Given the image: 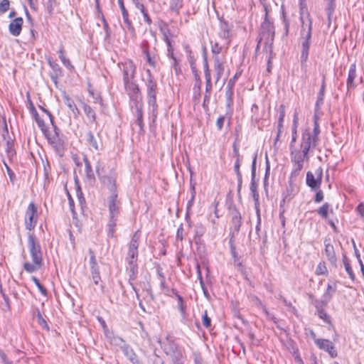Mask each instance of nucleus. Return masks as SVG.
<instances>
[{
	"label": "nucleus",
	"mask_w": 364,
	"mask_h": 364,
	"mask_svg": "<svg viewBox=\"0 0 364 364\" xmlns=\"http://www.w3.org/2000/svg\"><path fill=\"white\" fill-rule=\"evenodd\" d=\"M140 235L139 234V231H136L133 235L132 240L130 241V244L129 246V250L127 252V256L132 258L137 257L138 258V247L139 242Z\"/></svg>",
	"instance_id": "17"
},
{
	"label": "nucleus",
	"mask_w": 364,
	"mask_h": 364,
	"mask_svg": "<svg viewBox=\"0 0 364 364\" xmlns=\"http://www.w3.org/2000/svg\"><path fill=\"white\" fill-rule=\"evenodd\" d=\"M294 127L292 129V134H291V141L290 142V152L291 151V149H294V143L296 141L297 138V132H296V119L294 118Z\"/></svg>",
	"instance_id": "51"
},
{
	"label": "nucleus",
	"mask_w": 364,
	"mask_h": 364,
	"mask_svg": "<svg viewBox=\"0 0 364 364\" xmlns=\"http://www.w3.org/2000/svg\"><path fill=\"white\" fill-rule=\"evenodd\" d=\"M90 255V273L91 277L93 280V282L95 285H98L99 282L101 281L100 267L97 262L96 257L94 251L92 249L88 250Z\"/></svg>",
	"instance_id": "12"
},
{
	"label": "nucleus",
	"mask_w": 364,
	"mask_h": 364,
	"mask_svg": "<svg viewBox=\"0 0 364 364\" xmlns=\"http://www.w3.org/2000/svg\"><path fill=\"white\" fill-rule=\"evenodd\" d=\"M10 6L9 0H1L0 2V14L6 13Z\"/></svg>",
	"instance_id": "56"
},
{
	"label": "nucleus",
	"mask_w": 364,
	"mask_h": 364,
	"mask_svg": "<svg viewBox=\"0 0 364 364\" xmlns=\"http://www.w3.org/2000/svg\"><path fill=\"white\" fill-rule=\"evenodd\" d=\"M136 109V124H137L139 127L140 132L144 131V122H143V105H139L136 107H134Z\"/></svg>",
	"instance_id": "32"
},
{
	"label": "nucleus",
	"mask_w": 364,
	"mask_h": 364,
	"mask_svg": "<svg viewBox=\"0 0 364 364\" xmlns=\"http://www.w3.org/2000/svg\"><path fill=\"white\" fill-rule=\"evenodd\" d=\"M284 118V106L281 105L279 107V117L278 119V127H282Z\"/></svg>",
	"instance_id": "60"
},
{
	"label": "nucleus",
	"mask_w": 364,
	"mask_h": 364,
	"mask_svg": "<svg viewBox=\"0 0 364 364\" xmlns=\"http://www.w3.org/2000/svg\"><path fill=\"white\" fill-rule=\"evenodd\" d=\"M117 220L109 219L107 224V235L109 237H113L115 232V227L117 225Z\"/></svg>",
	"instance_id": "48"
},
{
	"label": "nucleus",
	"mask_w": 364,
	"mask_h": 364,
	"mask_svg": "<svg viewBox=\"0 0 364 364\" xmlns=\"http://www.w3.org/2000/svg\"><path fill=\"white\" fill-rule=\"evenodd\" d=\"M161 347L166 355L170 358L173 363L183 360L184 352L174 341L169 339L168 337L166 341L163 343Z\"/></svg>",
	"instance_id": "5"
},
{
	"label": "nucleus",
	"mask_w": 364,
	"mask_h": 364,
	"mask_svg": "<svg viewBox=\"0 0 364 364\" xmlns=\"http://www.w3.org/2000/svg\"><path fill=\"white\" fill-rule=\"evenodd\" d=\"M219 35L221 38L228 39L230 35V30L228 23L224 21H220Z\"/></svg>",
	"instance_id": "34"
},
{
	"label": "nucleus",
	"mask_w": 364,
	"mask_h": 364,
	"mask_svg": "<svg viewBox=\"0 0 364 364\" xmlns=\"http://www.w3.org/2000/svg\"><path fill=\"white\" fill-rule=\"evenodd\" d=\"M316 314L318 315V316L323 320V321H325L326 323H327L328 324H330L332 326V323H331V317L330 316L326 313V311H325V309H321V310H318V311H316Z\"/></svg>",
	"instance_id": "50"
},
{
	"label": "nucleus",
	"mask_w": 364,
	"mask_h": 364,
	"mask_svg": "<svg viewBox=\"0 0 364 364\" xmlns=\"http://www.w3.org/2000/svg\"><path fill=\"white\" fill-rule=\"evenodd\" d=\"M176 298L178 301V306L180 311L182 314H184L185 311H186V306L184 305L183 297L181 295H176Z\"/></svg>",
	"instance_id": "61"
},
{
	"label": "nucleus",
	"mask_w": 364,
	"mask_h": 364,
	"mask_svg": "<svg viewBox=\"0 0 364 364\" xmlns=\"http://www.w3.org/2000/svg\"><path fill=\"white\" fill-rule=\"evenodd\" d=\"M59 3L58 0H47L45 4L46 12L50 15H53L54 9L58 6Z\"/></svg>",
	"instance_id": "40"
},
{
	"label": "nucleus",
	"mask_w": 364,
	"mask_h": 364,
	"mask_svg": "<svg viewBox=\"0 0 364 364\" xmlns=\"http://www.w3.org/2000/svg\"><path fill=\"white\" fill-rule=\"evenodd\" d=\"M127 260L128 262L127 270L129 272V281H134L138 274L137 257L132 258L127 256Z\"/></svg>",
	"instance_id": "20"
},
{
	"label": "nucleus",
	"mask_w": 364,
	"mask_h": 364,
	"mask_svg": "<svg viewBox=\"0 0 364 364\" xmlns=\"http://www.w3.org/2000/svg\"><path fill=\"white\" fill-rule=\"evenodd\" d=\"M125 90L129 96L130 100L133 102L134 107L142 105V95L139 85L136 83H131L124 86Z\"/></svg>",
	"instance_id": "11"
},
{
	"label": "nucleus",
	"mask_w": 364,
	"mask_h": 364,
	"mask_svg": "<svg viewBox=\"0 0 364 364\" xmlns=\"http://www.w3.org/2000/svg\"><path fill=\"white\" fill-rule=\"evenodd\" d=\"M109 219L117 220L119 214V203L117 200V193H112L108 200Z\"/></svg>",
	"instance_id": "14"
},
{
	"label": "nucleus",
	"mask_w": 364,
	"mask_h": 364,
	"mask_svg": "<svg viewBox=\"0 0 364 364\" xmlns=\"http://www.w3.org/2000/svg\"><path fill=\"white\" fill-rule=\"evenodd\" d=\"M160 31H161V33L163 35V40L164 41L171 40L170 37L172 36V34H171V31H170V29L168 28H167V27H166V28H160Z\"/></svg>",
	"instance_id": "58"
},
{
	"label": "nucleus",
	"mask_w": 364,
	"mask_h": 364,
	"mask_svg": "<svg viewBox=\"0 0 364 364\" xmlns=\"http://www.w3.org/2000/svg\"><path fill=\"white\" fill-rule=\"evenodd\" d=\"M183 0H170L169 8L171 11L179 14L180 9L183 7Z\"/></svg>",
	"instance_id": "38"
},
{
	"label": "nucleus",
	"mask_w": 364,
	"mask_h": 364,
	"mask_svg": "<svg viewBox=\"0 0 364 364\" xmlns=\"http://www.w3.org/2000/svg\"><path fill=\"white\" fill-rule=\"evenodd\" d=\"M300 20L301 22V36L303 38L301 51V64L304 66L308 60L309 50L311 45L312 34V19L309 13L304 15V12L300 13Z\"/></svg>",
	"instance_id": "2"
},
{
	"label": "nucleus",
	"mask_w": 364,
	"mask_h": 364,
	"mask_svg": "<svg viewBox=\"0 0 364 364\" xmlns=\"http://www.w3.org/2000/svg\"><path fill=\"white\" fill-rule=\"evenodd\" d=\"M316 191V193L314 197V202L316 203H318L323 200V193L320 188Z\"/></svg>",
	"instance_id": "63"
},
{
	"label": "nucleus",
	"mask_w": 364,
	"mask_h": 364,
	"mask_svg": "<svg viewBox=\"0 0 364 364\" xmlns=\"http://www.w3.org/2000/svg\"><path fill=\"white\" fill-rule=\"evenodd\" d=\"M316 345L319 349L327 352L332 358L337 357V350L333 343L328 339L321 338L320 340H316Z\"/></svg>",
	"instance_id": "16"
},
{
	"label": "nucleus",
	"mask_w": 364,
	"mask_h": 364,
	"mask_svg": "<svg viewBox=\"0 0 364 364\" xmlns=\"http://www.w3.org/2000/svg\"><path fill=\"white\" fill-rule=\"evenodd\" d=\"M31 280L35 283L40 292L43 296H47V289L40 283L39 280L35 277H31Z\"/></svg>",
	"instance_id": "53"
},
{
	"label": "nucleus",
	"mask_w": 364,
	"mask_h": 364,
	"mask_svg": "<svg viewBox=\"0 0 364 364\" xmlns=\"http://www.w3.org/2000/svg\"><path fill=\"white\" fill-rule=\"evenodd\" d=\"M136 73V67L132 61H129L123 65V82L124 85L134 83L133 79Z\"/></svg>",
	"instance_id": "13"
},
{
	"label": "nucleus",
	"mask_w": 364,
	"mask_h": 364,
	"mask_svg": "<svg viewBox=\"0 0 364 364\" xmlns=\"http://www.w3.org/2000/svg\"><path fill=\"white\" fill-rule=\"evenodd\" d=\"M318 144V141L311 137L309 129H306L302 133L300 149H297L294 147L290 152L291 161L296 166V168L291 172V176H296L299 173L304 167V161L309 160V152L311 149H315Z\"/></svg>",
	"instance_id": "1"
},
{
	"label": "nucleus",
	"mask_w": 364,
	"mask_h": 364,
	"mask_svg": "<svg viewBox=\"0 0 364 364\" xmlns=\"http://www.w3.org/2000/svg\"><path fill=\"white\" fill-rule=\"evenodd\" d=\"M148 78L146 81L148 104L151 107V117L153 122L156 120L158 114V105L156 103L157 83L154 80L151 71L146 70Z\"/></svg>",
	"instance_id": "3"
},
{
	"label": "nucleus",
	"mask_w": 364,
	"mask_h": 364,
	"mask_svg": "<svg viewBox=\"0 0 364 364\" xmlns=\"http://www.w3.org/2000/svg\"><path fill=\"white\" fill-rule=\"evenodd\" d=\"M80 104L87 118L89 119V122L97 125V116L95 110L83 101H80Z\"/></svg>",
	"instance_id": "22"
},
{
	"label": "nucleus",
	"mask_w": 364,
	"mask_h": 364,
	"mask_svg": "<svg viewBox=\"0 0 364 364\" xmlns=\"http://www.w3.org/2000/svg\"><path fill=\"white\" fill-rule=\"evenodd\" d=\"M191 199L188 201V203H187V209L188 210H189L191 208V206L193 205L194 200H195L196 194L195 183H193L192 182H191Z\"/></svg>",
	"instance_id": "52"
},
{
	"label": "nucleus",
	"mask_w": 364,
	"mask_h": 364,
	"mask_svg": "<svg viewBox=\"0 0 364 364\" xmlns=\"http://www.w3.org/2000/svg\"><path fill=\"white\" fill-rule=\"evenodd\" d=\"M38 219L37 207L34 203L31 202L28 205L25 215L26 228L31 230L35 228Z\"/></svg>",
	"instance_id": "10"
},
{
	"label": "nucleus",
	"mask_w": 364,
	"mask_h": 364,
	"mask_svg": "<svg viewBox=\"0 0 364 364\" xmlns=\"http://www.w3.org/2000/svg\"><path fill=\"white\" fill-rule=\"evenodd\" d=\"M230 247V252L232 257L234 258V262L236 263L238 262V256L237 252L236 251L235 246L233 243L232 238L231 237L229 241Z\"/></svg>",
	"instance_id": "55"
},
{
	"label": "nucleus",
	"mask_w": 364,
	"mask_h": 364,
	"mask_svg": "<svg viewBox=\"0 0 364 364\" xmlns=\"http://www.w3.org/2000/svg\"><path fill=\"white\" fill-rule=\"evenodd\" d=\"M88 92L90 95L93 98L95 103H99L102 107L103 106V100L100 94L95 93L90 84L88 85Z\"/></svg>",
	"instance_id": "46"
},
{
	"label": "nucleus",
	"mask_w": 364,
	"mask_h": 364,
	"mask_svg": "<svg viewBox=\"0 0 364 364\" xmlns=\"http://www.w3.org/2000/svg\"><path fill=\"white\" fill-rule=\"evenodd\" d=\"M122 351L123 352L124 355L129 360L130 358H132L136 353H134V350L132 349V348L127 344V343H124L121 347H120Z\"/></svg>",
	"instance_id": "44"
},
{
	"label": "nucleus",
	"mask_w": 364,
	"mask_h": 364,
	"mask_svg": "<svg viewBox=\"0 0 364 364\" xmlns=\"http://www.w3.org/2000/svg\"><path fill=\"white\" fill-rule=\"evenodd\" d=\"M142 53L146 57V60L149 65L152 68L156 67L155 55L152 54L149 50V43L147 41H144L141 46Z\"/></svg>",
	"instance_id": "23"
},
{
	"label": "nucleus",
	"mask_w": 364,
	"mask_h": 364,
	"mask_svg": "<svg viewBox=\"0 0 364 364\" xmlns=\"http://www.w3.org/2000/svg\"><path fill=\"white\" fill-rule=\"evenodd\" d=\"M63 100L65 105L70 109L72 112L74 117L77 118L79 117L80 112L77 105H75L74 100L67 94L64 93L63 95Z\"/></svg>",
	"instance_id": "21"
},
{
	"label": "nucleus",
	"mask_w": 364,
	"mask_h": 364,
	"mask_svg": "<svg viewBox=\"0 0 364 364\" xmlns=\"http://www.w3.org/2000/svg\"><path fill=\"white\" fill-rule=\"evenodd\" d=\"M318 117L317 115V112H315L314 115V129L312 132L309 131V134H311V137L314 138L316 141H318L319 139V134H320V128L318 124Z\"/></svg>",
	"instance_id": "30"
},
{
	"label": "nucleus",
	"mask_w": 364,
	"mask_h": 364,
	"mask_svg": "<svg viewBox=\"0 0 364 364\" xmlns=\"http://www.w3.org/2000/svg\"><path fill=\"white\" fill-rule=\"evenodd\" d=\"M264 10L265 12V16L263 22L261 24L259 40L257 43V48H259V43L262 41H264L265 46H271L273 43L274 39L275 29L273 22L270 21L268 17V8L267 5H264Z\"/></svg>",
	"instance_id": "4"
},
{
	"label": "nucleus",
	"mask_w": 364,
	"mask_h": 364,
	"mask_svg": "<svg viewBox=\"0 0 364 364\" xmlns=\"http://www.w3.org/2000/svg\"><path fill=\"white\" fill-rule=\"evenodd\" d=\"M322 177L323 169L321 167H318L315 171V175L311 171L306 173V183L311 191H317L321 187Z\"/></svg>",
	"instance_id": "9"
},
{
	"label": "nucleus",
	"mask_w": 364,
	"mask_h": 364,
	"mask_svg": "<svg viewBox=\"0 0 364 364\" xmlns=\"http://www.w3.org/2000/svg\"><path fill=\"white\" fill-rule=\"evenodd\" d=\"M233 85L232 84V80H230L228 85L225 87V98H226V107L227 112L226 115L228 117L229 121L230 120L232 112H233Z\"/></svg>",
	"instance_id": "15"
},
{
	"label": "nucleus",
	"mask_w": 364,
	"mask_h": 364,
	"mask_svg": "<svg viewBox=\"0 0 364 364\" xmlns=\"http://www.w3.org/2000/svg\"><path fill=\"white\" fill-rule=\"evenodd\" d=\"M48 65H50V67L52 68V70H53V72L55 74V77H54L53 76H51V78L53 80H56L58 77V75L61 74V72H62L61 68L57 63L51 60L50 58L48 60Z\"/></svg>",
	"instance_id": "43"
},
{
	"label": "nucleus",
	"mask_w": 364,
	"mask_h": 364,
	"mask_svg": "<svg viewBox=\"0 0 364 364\" xmlns=\"http://www.w3.org/2000/svg\"><path fill=\"white\" fill-rule=\"evenodd\" d=\"M343 262L345 267V269L348 274L349 275V277L352 281H354L355 279V276L350 266V260L346 255H343Z\"/></svg>",
	"instance_id": "37"
},
{
	"label": "nucleus",
	"mask_w": 364,
	"mask_h": 364,
	"mask_svg": "<svg viewBox=\"0 0 364 364\" xmlns=\"http://www.w3.org/2000/svg\"><path fill=\"white\" fill-rule=\"evenodd\" d=\"M240 161L241 160H236L234 164V171L237 175V195L239 197H240V192L242 189V173L240 172Z\"/></svg>",
	"instance_id": "28"
},
{
	"label": "nucleus",
	"mask_w": 364,
	"mask_h": 364,
	"mask_svg": "<svg viewBox=\"0 0 364 364\" xmlns=\"http://www.w3.org/2000/svg\"><path fill=\"white\" fill-rule=\"evenodd\" d=\"M328 300L323 299L322 300L314 299L313 301V304L316 308V311L324 309V308L327 306L328 303Z\"/></svg>",
	"instance_id": "49"
},
{
	"label": "nucleus",
	"mask_w": 364,
	"mask_h": 364,
	"mask_svg": "<svg viewBox=\"0 0 364 364\" xmlns=\"http://www.w3.org/2000/svg\"><path fill=\"white\" fill-rule=\"evenodd\" d=\"M58 54L59 58L60 59L63 65L66 67L68 70H72L74 68V67L71 64L70 60L65 56L63 46H61L60 50L58 51Z\"/></svg>",
	"instance_id": "36"
},
{
	"label": "nucleus",
	"mask_w": 364,
	"mask_h": 364,
	"mask_svg": "<svg viewBox=\"0 0 364 364\" xmlns=\"http://www.w3.org/2000/svg\"><path fill=\"white\" fill-rule=\"evenodd\" d=\"M34 119L43 134H46V132L48 131V129L46 127L44 120L40 117H36Z\"/></svg>",
	"instance_id": "54"
},
{
	"label": "nucleus",
	"mask_w": 364,
	"mask_h": 364,
	"mask_svg": "<svg viewBox=\"0 0 364 364\" xmlns=\"http://www.w3.org/2000/svg\"><path fill=\"white\" fill-rule=\"evenodd\" d=\"M0 358L3 364H14L12 361L9 360L6 353L0 350Z\"/></svg>",
	"instance_id": "64"
},
{
	"label": "nucleus",
	"mask_w": 364,
	"mask_h": 364,
	"mask_svg": "<svg viewBox=\"0 0 364 364\" xmlns=\"http://www.w3.org/2000/svg\"><path fill=\"white\" fill-rule=\"evenodd\" d=\"M101 182L107 186L111 194L114 193H117L116 191V181L115 178L112 176H103L102 177H100Z\"/></svg>",
	"instance_id": "27"
},
{
	"label": "nucleus",
	"mask_w": 364,
	"mask_h": 364,
	"mask_svg": "<svg viewBox=\"0 0 364 364\" xmlns=\"http://www.w3.org/2000/svg\"><path fill=\"white\" fill-rule=\"evenodd\" d=\"M257 154H255L252 159V167H251V183H250V192L253 198L255 203V209L260 210L259 208V196L257 191V184L255 181L256 177V164H257Z\"/></svg>",
	"instance_id": "8"
},
{
	"label": "nucleus",
	"mask_w": 364,
	"mask_h": 364,
	"mask_svg": "<svg viewBox=\"0 0 364 364\" xmlns=\"http://www.w3.org/2000/svg\"><path fill=\"white\" fill-rule=\"evenodd\" d=\"M118 4L122 11V18L124 24L127 27L128 30L132 33H135V29L132 25V21L129 18V13L124 4V0H118Z\"/></svg>",
	"instance_id": "19"
},
{
	"label": "nucleus",
	"mask_w": 364,
	"mask_h": 364,
	"mask_svg": "<svg viewBox=\"0 0 364 364\" xmlns=\"http://www.w3.org/2000/svg\"><path fill=\"white\" fill-rule=\"evenodd\" d=\"M53 134H50L49 131L45 134L49 144L54 149V150L60 155H62L64 151V140L60 136V130L57 126L53 127Z\"/></svg>",
	"instance_id": "7"
},
{
	"label": "nucleus",
	"mask_w": 364,
	"mask_h": 364,
	"mask_svg": "<svg viewBox=\"0 0 364 364\" xmlns=\"http://www.w3.org/2000/svg\"><path fill=\"white\" fill-rule=\"evenodd\" d=\"M356 76V64L355 63H353V64L350 65L348 71V75L347 79L348 90L354 89L356 87L354 82Z\"/></svg>",
	"instance_id": "24"
},
{
	"label": "nucleus",
	"mask_w": 364,
	"mask_h": 364,
	"mask_svg": "<svg viewBox=\"0 0 364 364\" xmlns=\"http://www.w3.org/2000/svg\"><path fill=\"white\" fill-rule=\"evenodd\" d=\"M336 291V286L333 287L331 284H328L326 291H325L323 296V299L330 301Z\"/></svg>",
	"instance_id": "47"
},
{
	"label": "nucleus",
	"mask_w": 364,
	"mask_h": 364,
	"mask_svg": "<svg viewBox=\"0 0 364 364\" xmlns=\"http://www.w3.org/2000/svg\"><path fill=\"white\" fill-rule=\"evenodd\" d=\"M43 264H37L33 262V264L26 262L23 264V269L28 273H33L38 270Z\"/></svg>",
	"instance_id": "42"
},
{
	"label": "nucleus",
	"mask_w": 364,
	"mask_h": 364,
	"mask_svg": "<svg viewBox=\"0 0 364 364\" xmlns=\"http://www.w3.org/2000/svg\"><path fill=\"white\" fill-rule=\"evenodd\" d=\"M326 1L327 3V8H326L327 14H328V16H330L333 14V12L334 11V9H335V6H336L335 0H326Z\"/></svg>",
	"instance_id": "59"
},
{
	"label": "nucleus",
	"mask_w": 364,
	"mask_h": 364,
	"mask_svg": "<svg viewBox=\"0 0 364 364\" xmlns=\"http://www.w3.org/2000/svg\"><path fill=\"white\" fill-rule=\"evenodd\" d=\"M327 272V269L324 264L319 263L316 269V274L317 275L325 274Z\"/></svg>",
	"instance_id": "62"
},
{
	"label": "nucleus",
	"mask_w": 364,
	"mask_h": 364,
	"mask_svg": "<svg viewBox=\"0 0 364 364\" xmlns=\"http://www.w3.org/2000/svg\"><path fill=\"white\" fill-rule=\"evenodd\" d=\"M330 210V204L328 203H323L317 210V213L323 218L326 219Z\"/></svg>",
	"instance_id": "41"
},
{
	"label": "nucleus",
	"mask_w": 364,
	"mask_h": 364,
	"mask_svg": "<svg viewBox=\"0 0 364 364\" xmlns=\"http://www.w3.org/2000/svg\"><path fill=\"white\" fill-rule=\"evenodd\" d=\"M86 140L89 145L94 148L95 150H99L98 144L92 132L89 131L88 132L86 133Z\"/></svg>",
	"instance_id": "39"
},
{
	"label": "nucleus",
	"mask_w": 364,
	"mask_h": 364,
	"mask_svg": "<svg viewBox=\"0 0 364 364\" xmlns=\"http://www.w3.org/2000/svg\"><path fill=\"white\" fill-rule=\"evenodd\" d=\"M202 320L203 326L208 328L211 326V318L208 316L207 311L205 310L202 315Z\"/></svg>",
	"instance_id": "57"
},
{
	"label": "nucleus",
	"mask_w": 364,
	"mask_h": 364,
	"mask_svg": "<svg viewBox=\"0 0 364 364\" xmlns=\"http://www.w3.org/2000/svg\"><path fill=\"white\" fill-rule=\"evenodd\" d=\"M325 245V254L331 262V264H336V256L333 246L330 243H326V240L324 241Z\"/></svg>",
	"instance_id": "25"
},
{
	"label": "nucleus",
	"mask_w": 364,
	"mask_h": 364,
	"mask_svg": "<svg viewBox=\"0 0 364 364\" xmlns=\"http://www.w3.org/2000/svg\"><path fill=\"white\" fill-rule=\"evenodd\" d=\"M83 161L85 163V177L88 181H92L95 180V174L92 171L91 164L87 156H84Z\"/></svg>",
	"instance_id": "31"
},
{
	"label": "nucleus",
	"mask_w": 364,
	"mask_h": 364,
	"mask_svg": "<svg viewBox=\"0 0 364 364\" xmlns=\"http://www.w3.org/2000/svg\"><path fill=\"white\" fill-rule=\"evenodd\" d=\"M214 70L216 84L224 73L223 63L219 60L218 57H215L214 58Z\"/></svg>",
	"instance_id": "26"
},
{
	"label": "nucleus",
	"mask_w": 364,
	"mask_h": 364,
	"mask_svg": "<svg viewBox=\"0 0 364 364\" xmlns=\"http://www.w3.org/2000/svg\"><path fill=\"white\" fill-rule=\"evenodd\" d=\"M23 23V19L21 17H17L14 18L9 26V33L15 37H17L20 35L22 26Z\"/></svg>",
	"instance_id": "18"
},
{
	"label": "nucleus",
	"mask_w": 364,
	"mask_h": 364,
	"mask_svg": "<svg viewBox=\"0 0 364 364\" xmlns=\"http://www.w3.org/2000/svg\"><path fill=\"white\" fill-rule=\"evenodd\" d=\"M28 247L33 262L37 264H43L41 247L33 234L28 235Z\"/></svg>",
	"instance_id": "6"
},
{
	"label": "nucleus",
	"mask_w": 364,
	"mask_h": 364,
	"mask_svg": "<svg viewBox=\"0 0 364 364\" xmlns=\"http://www.w3.org/2000/svg\"><path fill=\"white\" fill-rule=\"evenodd\" d=\"M184 50H185L186 53L187 54V58H188V60L190 64V66L191 67V66L196 65V58H195L194 55L193 54V52H192L189 45H186L184 46Z\"/></svg>",
	"instance_id": "45"
},
{
	"label": "nucleus",
	"mask_w": 364,
	"mask_h": 364,
	"mask_svg": "<svg viewBox=\"0 0 364 364\" xmlns=\"http://www.w3.org/2000/svg\"><path fill=\"white\" fill-rule=\"evenodd\" d=\"M156 273L160 280V287L161 289H167L166 283V277L165 274L163 272V269L159 264H156Z\"/></svg>",
	"instance_id": "35"
},
{
	"label": "nucleus",
	"mask_w": 364,
	"mask_h": 364,
	"mask_svg": "<svg viewBox=\"0 0 364 364\" xmlns=\"http://www.w3.org/2000/svg\"><path fill=\"white\" fill-rule=\"evenodd\" d=\"M231 223L234 230L238 232L242 225V217L237 210H235L232 212Z\"/></svg>",
	"instance_id": "29"
},
{
	"label": "nucleus",
	"mask_w": 364,
	"mask_h": 364,
	"mask_svg": "<svg viewBox=\"0 0 364 364\" xmlns=\"http://www.w3.org/2000/svg\"><path fill=\"white\" fill-rule=\"evenodd\" d=\"M324 92H325V79L323 78L319 92L318 96L317 97V100L315 105V112H318L320 109L321 106L323 104V98H324Z\"/></svg>",
	"instance_id": "33"
}]
</instances>
